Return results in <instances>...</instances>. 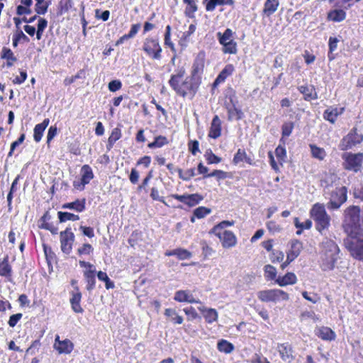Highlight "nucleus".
<instances>
[{
  "label": "nucleus",
  "mask_w": 363,
  "mask_h": 363,
  "mask_svg": "<svg viewBox=\"0 0 363 363\" xmlns=\"http://www.w3.org/2000/svg\"><path fill=\"white\" fill-rule=\"evenodd\" d=\"M320 267L323 271H330L335 268L340 259V248L336 242L328 238L320 243Z\"/></svg>",
  "instance_id": "obj_1"
},
{
  "label": "nucleus",
  "mask_w": 363,
  "mask_h": 363,
  "mask_svg": "<svg viewBox=\"0 0 363 363\" xmlns=\"http://www.w3.org/2000/svg\"><path fill=\"white\" fill-rule=\"evenodd\" d=\"M311 215L315 221L316 230L323 234L330 225V216L327 213L325 206L319 203L314 204L311 210Z\"/></svg>",
  "instance_id": "obj_2"
},
{
  "label": "nucleus",
  "mask_w": 363,
  "mask_h": 363,
  "mask_svg": "<svg viewBox=\"0 0 363 363\" xmlns=\"http://www.w3.org/2000/svg\"><path fill=\"white\" fill-rule=\"evenodd\" d=\"M347 199V189L346 186H338L329 193L326 207L328 210H337Z\"/></svg>",
  "instance_id": "obj_3"
},
{
  "label": "nucleus",
  "mask_w": 363,
  "mask_h": 363,
  "mask_svg": "<svg viewBox=\"0 0 363 363\" xmlns=\"http://www.w3.org/2000/svg\"><path fill=\"white\" fill-rule=\"evenodd\" d=\"M344 244L352 257L363 261V238L348 237L344 240Z\"/></svg>",
  "instance_id": "obj_4"
},
{
  "label": "nucleus",
  "mask_w": 363,
  "mask_h": 363,
  "mask_svg": "<svg viewBox=\"0 0 363 363\" xmlns=\"http://www.w3.org/2000/svg\"><path fill=\"white\" fill-rule=\"evenodd\" d=\"M361 209L358 206H350L344 211V223L352 228L362 225Z\"/></svg>",
  "instance_id": "obj_5"
},
{
  "label": "nucleus",
  "mask_w": 363,
  "mask_h": 363,
  "mask_svg": "<svg viewBox=\"0 0 363 363\" xmlns=\"http://www.w3.org/2000/svg\"><path fill=\"white\" fill-rule=\"evenodd\" d=\"M259 300L263 302H279L280 301H288L289 294L281 289H269L260 291L257 294Z\"/></svg>",
  "instance_id": "obj_6"
},
{
  "label": "nucleus",
  "mask_w": 363,
  "mask_h": 363,
  "mask_svg": "<svg viewBox=\"0 0 363 363\" xmlns=\"http://www.w3.org/2000/svg\"><path fill=\"white\" fill-rule=\"evenodd\" d=\"M200 84V77H187L182 84H180V82L177 84V88L181 90V92L176 91V93L183 97H185L188 92L194 95Z\"/></svg>",
  "instance_id": "obj_7"
},
{
  "label": "nucleus",
  "mask_w": 363,
  "mask_h": 363,
  "mask_svg": "<svg viewBox=\"0 0 363 363\" xmlns=\"http://www.w3.org/2000/svg\"><path fill=\"white\" fill-rule=\"evenodd\" d=\"M342 158L345 160V169L354 172H357L361 169L363 162V153H345L342 155Z\"/></svg>",
  "instance_id": "obj_8"
},
{
  "label": "nucleus",
  "mask_w": 363,
  "mask_h": 363,
  "mask_svg": "<svg viewBox=\"0 0 363 363\" xmlns=\"http://www.w3.org/2000/svg\"><path fill=\"white\" fill-rule=\"evenodd\" d=\"M363 140V135L358 133L356 128H354L341 140L340 148L342 150L351 149L353 146L359 144Z\"/></svg>",
  "instance_id": "obj_9"
},
{
  "label": "nucleus",
  "mask_w": 363,
  "mask_h": 363,
  "mask_svg": "<svg viewBox=\"0 0 363 363\" xmlns=\"http://www.w3.org/2000/svg\"><path fill=\"white\" fill-rule=\"evenodd\" d=\"M74 241V235L71 231V228L67 227L60 233L61 250L65 254L69 255L71 252Z\"/></svg>",
  "instance_id": "obj_10"
},
{
  "label": "nucleus",
  "mask_w": 363,
  "mask_h": 363,
  "mask_svg": "<svg viewBox=\"0 0 363 363\" xmlns=\"http://www.w3.org/2000/svg\"><path fill=\"white\" fill-rule=\"evenodd\" d=\"M143 50L153 59L159 60L161 57L162 48L157 40L146 39Z\"/></svg>",
  "instance_id": "obj_11"
},
{
  "label": "nucleus",
  "mask_w": 363,
  "mask_h": 363,
  "mask_svg": "<svg viewBox=\"0 0 363 363\" xmlns=\"http://www.w3.org/2000/svg\"><path fill=\"white\" fill-rule=\"evenodd\" d=\"M228 110V119L229 121H239L242 118L244 113L240 108L236 106L232 98L230 99V104H226Z\"/></svg>",
  "instance_id": "obj_12"
},
{
  "label": "nucleus",
  "mask_w": 363,
  "mask_h": 363,
  "mask_svg": "<svg viewBox=\"0 0 363 363\" xmlns=\"http://www.w3.org/2000/svg\"><path fill=\"white\" fill-rule=\"evenodd\" d=\"M278 352L284 362L290 363L294 359L293 350L288 343L279 344L277 347Z\"/></svg>",
  "instance_id": "obj_13"
},
{
  "label": "nucleus",
  "mask_w": 363,
  "mask_h": 363,
  "mask_svg": "<svg viewBox=\"0 0 363 363\" xmlns=\"http://www.w3.org/2000/svg\"><path fill=\"white\" fill-rule=\"evenodd\" d=\"M82 298V294L79 291L78 286H74V292H72V298H70V303L72 310L75 313H82L83 308L80 306V301Z\"/></svg>",
  "instance_id": "obj_14"
},
{
  "label": "nucleus",
  "mask_w": 363,
  "mask_h": 363,
  "mask_svg": "<svg viewBox=\"0 0 363 363\" xmlns=\"http://www.w3.org/2000/svg\"><path fill=\"white\" fill-rule=\"evenodd\" d=\"M315 335L323 340L332 341L335 339V333L328 327L316 328L315 330Z\"/></svg>",
  "instance_id": "obj_15"
},
{
  "label": "nucleus",
  "mask_w": 363,
  "mask_h": 363,
  "mask_svg": "<svg viewBox=\"0 0 363 363\" xmlns=\"http://www.w3.org/2000/svg\"><path fill=\"white\" fill-rule=\"evenodd\" d=\"M221 135V121L219 117L216 115L211 124L208 137L216 139L219 138Z\"/></svg>",
  "instance_id": "obj_16"
},
{
  "label": "nucleus",
  "mask_w": 363,
  "mask_h": 363,
  "mask_svg": "<svg viewBox=\"0 0 363 363\" xmlns=\"http://www.w3.org/2000/svg\"><path fill=\"white\" fill-rule=\"evenodd\" d=\"M220 240L225 248L232 247L235 246L237 242L235 235L233 233L229 230H223V235Z\"/></svg>",
  "instance_id": "obj_17"
},
{
  "label": "nucleus",
  "mask_w": 363,
  "mask_h": 363,
  "mask_svg": "<svg viewBox=\"0 0 363 363\" xmlns=\"http://www.w3.org/2000/svg\"><path fill=\"white\" fill-rule=\"evenodd\" d=\"M303 249V244L298 240L291 242V249L287 252L288 259L294 261L301 253Z\"/></svg>",
  "instance_id": "obj_18"
},
{
  "label": "nucleus",
  "mask_w": 363,
  "mask_h": 363,
  "mask_svg": "<svg viewBox=\"0 0 363 363\" xmlns=\"http://www.w3.org/2000/svg\"><path fill=\"white\" fill-rule=\"evenodd\" d=\"M234 66L231 64L225 65V67L219 73L213 82V86H218L219 84L223 82L226 78L230 76L234 72Z\"/></svg>",
  "instance_id": "obj_19"
},
{
  "label": "nucleus",
  "mask_w": 363,
  "mask_h": 363,
  "mask_svg": "<svg viewBox=\"0 0 363 363\" xmlns=\"http://www.w3.org/2000/svg\"><path fill=\"white\" fill-rule=\"evenodd\" d=\"M54 348L58 351L60 354H69L74 348L73 343L68 339H65L59 342L58 345L54 344Z\"/></svg>",
  "instance_id": "obj_20"
},
{
  "label": "nucleus",
  "mask_w": 363,
  "mask_h": 363,
  "mask_svg": "<svg viewBox=\"0 0 363 363\" xmlns=\"http://www.w3.org/2000/svg\"><path fill=\"white\" fill-rule=\"evenodd\" d=\"M280 286H284L289 284H294L297 281L296 276L293 272H288L284 277H279L275 280Z\"/></svg>",
  "instance_id": "obj_21"
},
{
  "label": "nucleus",
  "mask_w": 363,
  "mask_h": 363,
  "mask_svg": "<svg viewBox=\"0 0 363 363\" xmlns=\"http://www.w3.org/2000/svg\"><path fill=\"white\" fill-rule=\"evenodd\" d=\"M184 74L185 69L184 68H181L176 71V74L171 76L169 84L175 91L181 92V90L177 88V84L180 82V79L184 76Z\"/></svg>",
  "instance_id": "obj_22"
},
{
  "label": "nucleus",
  "mask_w": 363,
  "mask_h": 363,
  "mask_svg": "<svg viewBox=\"0 0 363 363\" xmlns=\"http://www.w3.org/2000/svg\"><path fill=\"white\" fill-rule=\"evenodd\" d=\"M1 58L6 60V67H10L17 61L13 51L6 47H3L1 52Z\"/></svg>",
  "instance_id": "obj_23"
},
{
  "label": "nucleus",
  "mask_w": 363,
  "mask_h": 363,
  "mask_svg": "<svg viewBox=\"0 0 363 363\" xmlns=\"http://www.w3.org/2000/svg\"><path fill=\"white\" fill-rule=\"evenodd\" d=\"M49 122H50L49 119L45 118L41 123L37 124L35 126L33 138H34V140L35 142L38 143L40 141V140L43 137V133H44L45 128H47V126L48 125Z\"/></svg>",
  "instance_id": "obj_24"
},
{
  "label": "nucleus",
  "mask_w": 363,
  "mask_h": 363,
  "mask_svg": "<svg viewBox=\"0 0 363 363\" xmlns=\"http://www.w3.org/2000/svg\"><path fill=\"white\" fill-rule=\"evenodd\" d=\"M86 201L84 199L82 200L77 199L76 201L70 203H64L62 206V208H69L74 210L77 212H82L85 209Z\"/></svg>",
  "instance_id": "obj_25"
},
{
  "label": "nucleus",
  "mask_w": 363,
  "mask_h": 363,
  "mask_svg": "<svg viewBox=\"0 0 363 363\" xmlns=\"http://www.w3.org/2000/svg\"><path fill=\"white\" fill-rule=\"evenodd\" d=\"M344 108H341L340 111H338L337 108H329L326 109L323 113V118L330 122L331 123H334L337 118V116L342 113Z\"/></svg>",
  "instance_id": "obj_26"
},
{
  "label": "nucleus",
  "mask_w": 363,
  "mask_h": 363,
  "mask_svg": "<svg viewBox=\"0 0 363 363\" xmlns=\"http://www.w3.org/2000/svg\"><path fill=\"white\" fill-rule=\"evenodd\" d=\"M279 5V0H266L263 9L264 13L267 16H270L277 10Z\"/></svg>",
  "instance_id": "obj_27"
},
{
  "label": "nucleus",
  "mask_w": 363,
  "mask_h": 363,
  "mask_svg": "<svg viewBox=\"0 0 363 363\" xmlns=\"http://www.w3.org/2000/svg\"><path fill=\"white\" fill-rule=\"evenodd\" d=\"M82 179L81 184L84 186L89 183V182L93 179L94 174L91 168L87 165L84 164L82 166L81 169Z\"/></svg>",
  "instance_id": "obj_28"
},
{
  "label": "nucleus",
  "mask_w": 363,
  "mask_h": 363,
  "mask_svg": "<svg viewBox=\"0 0 363 363\" xmlns=\"http://www.w3.org/2000/svg\"><path fill=\"white\" fill-rule=\"evenodd\" d=\"M84 276L86 282V290L91 292L95 287V270L89 269L85 271Z\"/></svg>",
  "instance_id": "obj_29"
},
{
  "label": "nucleus",
  "mask_w": 363,
  "mask_h": 363,
  "mask_svg": "<svg viewBox=\"0 0 363 363\" xmlns=\"http://www.w3.org/2000/svg\"><path fill=\"white\" fill-rule=\"evenodd\" d=\"M204 62L203 57L198 56L193 64L191 76L194 77H200L199 74L202 72Z\"/></svg>",
  "instance_id": "obj_30"
},
{
  "label": "nucleus",
  "mask_w": 363,
  "mask_h": 363,
  "mask_svg": "<svg viewBox=\"0 0 363 363\" xmlns=\"http://www.w3.org/2000/svg\"><path fill=\"white\" fill-rule=\"evenodd\" d=\"M184 2L187 5L184 13L186 16L193 18L195 17L194 13L198 10V6L196 0H183Z\"/></svg>",
  "instance_id": "obj_31"
},
{
  "label": "nucleus",
  "mask_w": 363,
  "mask_h": 363,
  "mask_svg": "<svg viewBox=\"0 0 363 363\" xmlns=\"http://www.w3.org/2000/svg\"><path fill=\"white\" fill-rule=\"evenodd\" d=\"M346 18V13L342 9H335L328 13V18L334 22H341Z\"/></svg>",
  "instance_id": "obj_32"
},
{
  "label": "nucleus",
  "mask_w": 363,
  "mask_h": 363,
  "mask_svg": "<svg viewBox=\"0 0 363 363\" xmlns=\"http://www.w3.org/2000/svg\"><path fill=\"white\" fill-rule=\"evenodd\" d=\"M233 0H209L206 5V9L207 11H213L218 5H233Z\"/></svg>",
  "instance_id": "obj_33"
},
{
  "label": "nucleus",
  "mask_w": 363,
  "mask_h": 363,
  "mask_svg": "<svg viewBox=\"0 0 363 363\" xmlns=\"http://www.w3.org/2000/svg\"><path fill=\"white\" fill-rule=\"evenodd\" d=\"M0 275L5 277L11 276V267L9 264V257L6 256L0 262Z\"/></svg>",
  "instance_id": "obj_34"
},
{
  "label": "nucleus",
  "mask_w": 363,
  "mask_h": 363,
  "mask_svg": "<svg viewBox=\"0 0 363 363\" xmlns=\"http://www.w3.org/2000/svg\"><path fill=\"white\" fill-rule=\"evenodd\" d=\"M233 32L231 29L227 28L223 33L218 32L216 35L219 43L221 45L227 43L228 41L233 40Z\"/></svg>",
  "instance_id": "obj_35"
},
{
  "label": "nucleus",
  "mask_w": 363,
  "mask_h": 363,
  "mask_svg": "<svg viewBox=\"0 0 363 363\" xmlns=\"http://www.w3.org/2000/svg\"><path fill=\"white\" fill-rule=\"evenodd\" d=\"M164 315L170 318V320L176 324H182L183 323L182 316L177 314L176 311L172 308H167Z\"/></svg>",
  "instance_id": "obj_36"
},
{
  "label": "nucleus",
  "mask_w": 363,
  "mask_h": 363,
  "mask_svg": "<svg viewBox=\"0 0 363 363\" xmlns=\"http://www.w3.org/2000/svg\"><path fill=\"white\" fill-rule=\"evenodd\" d=\"M199 309L202 312H206V313L203 314L204 318L206 320L211 323L214 321H216L218 318V313L215 309L209 308L207 310H205L204 308L199 307Z\"/></svg>",
  "instance_id": "obj_37"
},
{
  "label": "nucleus",
  "mask_w": 363,
  "mask_h": 363,
  "mask_svg": "<svg viewBox=\"0 0 363 363\" xmlns=\"http://www.w3.org/2000/svg\"><path fill=\"white\" fill-rule=\"evenodd\" d=\"M57 216L60 223H64L67 220L75 221L79 219V216L78 215H75L69 212L59 211L57 213Z\"/></svg>",
  "instance_id": "obj_38"
},
{
  "label": "nucleus",
  "mask_w": 363,
  "mask_h": 363,
  "mask_svg": "<svg viewBox=\"0 0 363 363\" xmlns=\"http://www.w3.org/2000/svg\"><path fill=\"white\" fill-rule=\"evenodd\" d=\"M203 199V196L199 194H188L186 205L193 207L199 204Z\"/></svg>",
  "instance_id": "obj_39"
},
{
  "label": "nucleus",
  "mask_w": 363,
  "mask_h": 363,
  "mask_svg": "<svg viewBox=\"0 0 363 363\" xmlns=\"http://www.w3.org/2000/svg\"><path fill=\"white\" fill-rule=\"evenodd\" d=\"M312 156L320 160H323L325 156L326 152L323 148L317 147L315 145H310Z\"/></svg>",
  "instance_id": "obj_40"
},
{
  "label": "nucleus",
  "mask_w": 363,
  "mask_h": 363,
  "mask_svg": "<svg viewBox=\"0 0 363 363\" xmlns=\"http://www.w3.org/2000/svg\"><path fill=\"white\" fill-rule=\"evenodd\" d=\"M338 42L339 40L337 38L330 37L329 38V52L328 54L329 61L333 60L335 57L333 52L337 49Z\"/></svg>",
  "instance_id": "obj_41"
},
{
  "label": "nucleus",
  "mask_w": 363,
  "mask_h": 363,
  "mask_svg": "<svg viewBox=\"0 0 363 363\" xmlns=\"http://www.w3.org/2000/svg\"><path fill=\"white\" fill-rule=\"evenodd\" d=\"M217 347L220 352H223L226 354L230 353L234 350L233 345L225 340L219 341Z\"/></svg>",
  "instance_id": "obj_42"
},
{
  "label": "nucleus",
  "mask_w": 363,
  "mask_h": 363,
  "mask_svg": "<svg viewBox=\"0 0 363 363\" xmlns=\"http://www.w3.org/2000/svg\"><path fill=\"white\" fill-rule=\"evenodd\" d=\"M243 161H245L246 162L251 164V159L247 156L245 151L239 149L234 156L233 162L235 164H238L239 162Z\"/></svg>",
  "instance_id": "obj_43"
},
{
  "label": "nucleus",
  "mask_w": 363,
  "mask_h": 363,
  "mask_svg": "<svg viewBox=\"0 0 363 363\" xmlns=\"http://www.w3.org/2000/svg\"><path fill=\"white\" fill-rule=\"evenodd\" d=\"M299 91L305 96L306 100H311L313 99H316V94L315 96H313L312 93L314 91L313 86H301L298 87Z\"/></svg>",
  "instance_id": "obj_44"
},
{
  "label": "nucleus",
  "mask_w": 363,
  "mask_h": 363,
  "mask_svg": "<svg viewBox=\"0 0 363 363\" xmlns=\"http://www.w3.org/2000/svg\"><path fill=\"white\" fill-rule=\"evenodd\" d=\"M168 143V140L166 137L162 135H159L155 138V141L148 144V147L150 148H156L161 147L164 145Z\"/></svg>",
  "instance_id": "obj_45"
},
{
  "label": "nucleus",
  "mask_w": 363,
  "mask_h": 363,
  "mask_svg": "<svg viewBox=\"0 0 363 363\" xmlns=\"http://www.w3.org/2000/svg\"><path fill=\"white\" fill-rule=\"evenodd\" d=\"M223 52L224 53L236 54L237 53V43L234 40L228 41L227 43L222 45Z\"/></svg>",
  "instance_id": "obj_46"
},
{
  "label": "nucleus",
  "mask_w": 363,
  "mask_h": 363,
  "mask_svg": "<svg viewBox=\"0 0 363 363\" xmlns=\"http://www.w3.org/2000/svg\"><path fill=\"white\" fill-rule=\"evenodd\" d=\"M264 275L268 280H276L277 269L271 264H267L264 267Z\"/></svg>",
  "instance_id": "obj_47"
},
{
  "label": "nucleus",
  "mask_w": 363,
  "mask_h": 363,
  "mask_svg": "<svg viewBox=\"0 0 363 363\" xmlns=\"http://www.w3.org/2000/svg\"><path fill=\"white\" fill-rule=\"evenodd\" d=\"M21 40L25 42L29 41V38L23 33L22 30H17L16 33L13 35V46L16 48L18 46V42Z\"/></svg>",
  "instance_id": "obj_48"
},
{
  "label": "nucleus",
  "mask_w": 363,
  "mask_h": 363,
  "mask_svg": "<svg viewBox=\"0 0 363 363\" xmlns=\"http://www.w3.org/2000/svg\"><path fill=\"white\" fill-rule=\"evenodd\" d=\"M204 156L208 164H218L221 162V158L213 154L211 150H208Z\"/></svg>",
  "instance_id": "obj_49"
},
{
  "label": "nucleus",
  "mask_w": 363,
  "mask_h": 363,
  "mask_svg": "<svg viewBox=\"0 0 363 363\" xmlns=\"http://www.w3.org/2000/svg\"><path fill=\"white\" fill-rule=\"evenodd\" d=\"M190 294L187 291L179 290L175 293L174 299L178 302H186Z\"/></svg>",
  "instance_id": "obj_50"
},
{
  "label": "nucleus",
  "mask_w": 363,
  "mask_h": 363,
  "mask_svg": "<svg viewBox=\"0 0 363 363\" xmlns=\"http://www.w3.org/2000/svg\"><path fill=\"white\" fill-rule=\"evenodd\" d=\"M211 210L204 206H200L194 211V215L197 218H203L208 214L211 213Z\"/></svg>",
  "instance_id": "obj_51"
},
{
  "label": "nucleus",
  "mask_w": 363,
  "mask_h": 363,
  "mask_svg": "<svg viewBox=\"0 0 363 363\" xmlns=\"http://www.w3.org/2000/svg\"><path fill=\"white\" fill-rule=\"evenodd\" d=\"M228 172H224L223 170H214L210 174H207L203 176V177H215L218 180L225 179L227 178Z\"/></svg>",
  "instance_id": "obj_52"
},
{
  "label": "nucleus",
  "mask_w": 363,
  "mask_h": 363,
  "mask_svg": "<svg viewBox=\"0 0 363 363\" xmlns=\"http://www.w3.org/2000/svg\"><path fill=\"white\" fill-rule=\"evenodd\" d=\"M293 129H294V123L289 122V123H284L281 127L282 136L283 137H289L291 134Z\"/></svg>",
  "instance_id": "obj_53"
},
{
  "label": "nucleus",
  "mask_w": 363,
  "mask_h": 363,
  "mask_svg": "<svg viewBox=\"0 0 363 363\" xmlns=\"http://www.w3.org/2000/svg\"><path fill=\"white\" fill-rule=\"evenodd\" d=\"M176 256L179 259H189L191 257V253L186 250L177 249L176 250Z\"/></svg>",
  "instance_id": "obj_54"
},
{
  "label": "nucleus",
  "mask_w": 363,
  "mask_h": 363,
  "mask_svg": "<svg viewBox=\"0 0 363 363\" xmlns=\"http://www.w3.org/2000/svg\"><path fill=\"white\" fill-rule=\"evenodd\" d=\"M294 225L297 228L310 229L312 226V222L310 220H307L304 223H299L298 218H295Z\"/></svg>",
  "instance_id": "obj_55"
},
{
  "label": "nucleus",
  "mask_w": 363,
  "mask_h": 363,
  "mask_svg": "<svg viewBox=\"0 0 363 363\" xmlns=\"http://www.w3.org/2000/svg\"><path fill=\"white\" fill-rule=\"evenodd\" d=\"M122 86V83L120 80H112L108 83V87L110 91L115 92L119 90Z\"/></svg>",
  "instance_id": "obj_56"
},
{
  "label": "nucleus",
  "mask_w": 363,
  "mask_h": 363,
  "mask_svg": "<svg viewBox=\"0 0 363 363\" xmlns=\"http://www.w3.org/2000/svg\"><path fill=\"white\" fill-rule=\"evenodd\" d=\"M275 155L280 161H284L286 157V152L284 147L279 145L275 150Z\"/></svg>",
  "instance_id": "obj_57"
},
{
  "label": "nucleus",
  "mask_w": 363,
  "mask_h": 363,
  "mask_svg": "<svg viewBox=\"0 0 363 363\" xmlns=\"http://www.w3.org/2000/svg\"><path fill=\"white\" fill-rule=\"evenodd\" d=\"M110 16V12L108 10L104 11L101 13L100 9L95 10V16L98 19H101L104 21H106L108 20Z\"/></svg>",
  "instance_id": "obj_58"
},
{
  "label": "nucleus",
  "mask_w": 363,
  "mask_h": 363,
  "mask_svg": "<svg viewBox=\"0 0 363 363\" xmlns=\"http://www.w3.org/2000/svg\"><path fill=\"white\" fill-rule=\"evenodd\" d=\"M170 35H171V26L168 25L166 27V32L164 34V44L170 47L172 50H174V44L170 40Z\"/></svg>",
  "instance_id": "obj_59"
},
{
  "label": "nucleus",
  "mask_w": 363,
  "mask_h": 363,
  "mask_svg": "<svg viewBox=\"0 0 363 363\" xmlns=\"http://www.w3.org/2000/svg\"><path fill=\"white\" fill-rule=\"evenodd\" d=\"M93 250V247L90 244H84L81 247L77 250V252L79 255H89Z\"/></svg>",
  "instance_id": "obj_60"
},
{
  "label": "nucleus",
  "mask_w": 363,
  "mask_h": 363,
  "mask_svg": "<svg viewBox=\"0 0 363 363\" xmlns=\"http://www.w3.org/2000/svg\"><path fill=\"white\" fill-rule=\"evenodd\" d=\"M184 311L188 315L189 320H191L198 318V313H196L195 308L191 306L184 308Z\"/></svg>",
  "instance_id": "obj_61"
},
{
  "label": "nucleus",
  "mask_w": 363,
  "mask_h": 363,
  "mask_svg": "<svg viewBox=\"0 0 363 363\" xmlns=\"http://www.w3.org/2000/svg\"><path fill=\"white\" fill-rule=\"evenodd\" d=\"M40 228L50 231V233L53 235L57 234L58 232V229L57 227L54 226L52 223L47 222H43L41 224Z\"/></svg>",
  "instance_id": "obj_62"
},
{
  "label": "nucleus",
  "mask_w": 363,
  "mask_h": 363,
  "mask_svg": "<svg viewBox=\"0 0 363 363\" xmlns=\"http://www.w3.org/2000/svg\"><path fill=\"white\" fill-rule=\"evenodd\" d=\"M121 137V129L118 128H115L113 129L111 135L108 138V140L116 143L118 140Z\"/></svg>",
  "instance_id": "obj_63"
},
{
  "label": "nucleus",
  "mask_w": 363,
  "mask_h": 363,
  "mask_svg": "<svg viewBox=\"0 0 363 363\" xmlns=\"http://www.w3.org/2000/svg\"><path fill=\"white\" fill-rule=\"evenodd\" d=\"M199 142L197 140H191L189 143V150L192 155H196L199 152Z\"/></svg>",
  "instance_id": "obj_64"
}]
</instances>
